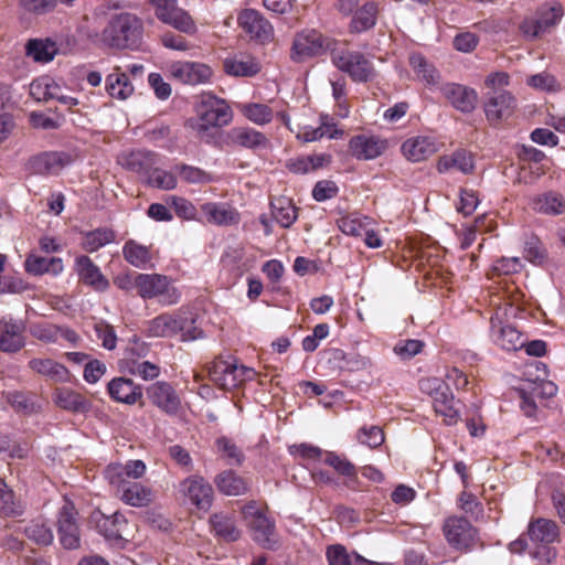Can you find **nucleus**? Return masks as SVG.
I'll list each match as a JSON object with an SVG mask.
<instances>
[{
    "label": "nucleus",
    "instance_id": "49530a36",
    "mask_svg": "<svg viewBox=\"0 0 565 565\" xmlns=\"http://www.w3.org/2000/svg\"><path fill=\"white\" fill-rule=\"evenodd\" d=\"M324 462L332 467L338 473L348 478L347 487L355 489L358 483V472L355 466L344 457L334 452H328Z\"/></svg>",
    "mask_w": 565,
    "mask_h": 565
},
{
    "label": "nucleus",
    "instance_id": "bb28decb",
    "mask_svg": "<svg viewBox=\"0 0 565 565\" xmlns=\"http://www.w3.org/2000/svg\"><path fill=\"white\" fill-rule=\"evenodd\" d=\"M115 497L121 502L134 508H145L154 500L152 488L138 481H132L124 488L117 490Z\"/></svg>",
    "mask_w": 565,
    "mask_h": 565
},
{
    "label": "nucleus",
    "instance_id": "f257e3e1",
    "mask_svg": "<svg viewBox=\"0 0 565 565\" xmlns=\"http://www.w3.org/2000/svg\"><path fill=\"white\" fill-rule=\"evenodd\" d=\"M145 25L141 18L131 12L113 14L102 31V42L114 50H140Z\"/></svg>",
    "mask_w": 565,
    "mask_h": 565
},
{
    "label": "nucleus",
    "instance_id": "3c124183",
    "mask_svg": "<svg viewBox=\"0 0 565 565\" xmlns=\"http://www.w3.org/2000/svg\"><path fill=\"white\" fill-rule=\"evenodd\" d=\"M122 371L131 374L138 375L145 381H151L159 376L160 367L159 365L150 362V361H135L128 360L125 364H122Z\"/></svg>",
    "mask_w": 565,
    "mask_h": 565
},
{
    "label": "nucleus",
    "instance_id": "864d4df0",
    "mask_svg": "<svg viewBox=\"0 0 565 565\" xmlns=\"http://www.w3.org/2000/svg\"><path fill=\"white\" fill-rule=\"evenodd\" d=\"M60 90L58 85L47 77L35 79L30 85V94L36 100L55 99Z\"/></svg>",
    "mask_w": 565,
    "mask_h": 565
},
{
    "label": "nucleus",
    "instance_id": "e2e57ef3",
    "mask_svg": "<svg viewBox=\"0 0 565 565\" xmlns=\"http://www.w3.org/2000/svg\"><path fill=\"white\" fill-rule=\"evenodd\" d=\"M326 557L329 565H353L354 555H350L342 544L329 545L326 550Z\"/></svg>",
    "mask_w": 565,
    "mask_h": 565
},
{
    "label": "nucleus",
    "instance_id": "13d9d810",
    "mask_svg": "<svg viewBox=\"0 0 565 565\" xmlns=\"http://www.w3.org/2000/svg\"><path fill=\"white\" fill-rule=\"evenodd\" d=\"M25 535L42 545H50L53 542V532L44 523L39 521L31 522L24 530Z\"/></svg>",
    "mask_w": 565,
    "mask_h": 565
},
{
    "label": "nucleus",
    "instance_id": "5701e85b",
    "mask_svg": "<svg viewBox=\"0 0 565 565\" xmlns=\"http://www.w3.org/2000/svg\"><path fill=\"white\" fill-rule=\"evenodd\" d=\"M403 156L411 162H422L438 151V142L429 136H413L401 146Z\"/></svg>",
    "mask_w": 565,
    "mask_h": 565
},
{
    "label": "nucleus",
    "instance_id": "e433bc0d",
    "mask_svg": "<svg viewBox=\"0 0 565 565\" xmlns=\"http://www.w3.org/2000/svg\"><path fill=\"white\" fill-rule=\"evenodd\" d=\"M106 90L110 97L125 100L132 95L134 86L127 74L120 67H115L106 77Z\"/></svg>",
    "mask_w": 565,
    "mask_h": 565
},
{
    "label": "nucleus",
    "instance_id": "4d7b16f0",
    "mask_svg": "<svg viewBox=\"0 0 565 565\" xmlns=\"http://www.w3.org/2000/svg\"><path fill=\"white\" fill-rule=\"evenodd\" d=\"M30 334L44 343H55L60 339L61 327L49 322H38L30 327Z\"/></svg>",
    "mask_w": 565,
    "mask_h": 565
},
{
    "label": "nucleus",
    "instance_id": "20e7f679",
    "mask_svg": "<svg viewBox=\"0 0 565 565\" xmlns=\"http://www.w3.org/2000/svg\"><path fill=\"white\" fill-rule=\"evenodd\" d=\"M331 60L334 66L347 73L353 82L366 83L376 76L373 63L361 52L333 47Z\"/></svg>",
    "mask_w": 565,
    "mask_h": 565
},
{
    "label": "nucleus",
    "instance_id": "0e129e2a",
    "mask_svg": "<svg viewBox=\"0 0 565 565\" xmlns=\"http://www.w3.org/2000/svg\"><path fill=\"white\" fill-rule=\"evenodd\" d=\"M424 343L420 340L408 339L401 340L394 345V353L402 360H411L422 352Z\"/></svg>",
    "mask_w": 565,
    "mask_h": 565
},
{
    "label": "nucleus",
    "instance_id": "412c9836",
    "mask_svg": "<svg viewBox=\"0 0 565 565\" xmlns=\"http://www.w3.org/2000/svg\"><path fill=\"white\" fill-rule=\"evenodd\" d=\"M515 107L516 100L509 92H493L484 104V113L489 121L497 124L510 118Z\"/></svg>",
    "mask_w": 565,
    "mask_h": 565
},
{
    "label": "nucleus",
    "instance_id": "473e14b6",
    "mask_svg": "<svg viewBox=\"0 0 565 565\" xmlns=\"http://www.w3.org/2000/svg\"><path fill=\"white\" fill-rule=\"evenodd\" d=\"M270 209L273 217L281 227H290L298 218V209L290 198L282 195L274 198Z\"/></svg>",
    "mask_w": 565,
    "mask_h": 565
},
{
    "label": "nucleus",
    "instance_id": "7ed1b4c3",
    "mask_svg": "<svg viewBox=\"0 0 565 565\" xmlns=\"http://www.w3.org/2000/svg\"><path fill=\"white\" fill-rule=\"evenodd\" d=\"M243 519L252 532L253 540L262 547L276 550L279 541L274 520L267 515V507L258 505L255 501L242 508Z\"/></svg>",
    "mask_w": 565,
    "mask_h": 565
},
{
    "label": "nucleus",
    "instance_id": "8fccbe9b",
    "mask_svg": "<svg viewBox=\"0 0 565 565\" xmlns=\"http://www.w3.org/2000/svg\"><path fill=\"white\" fill-rule=\"evenodd\" d=\"M122 253L125 259L138 268L145 267L151 259L149 248L134 241H129L124 245Z\"/></svg>",
    "mask_w": 565,
    "mask_h": 565
},
{
    "label": "nucleus",
    "instance_id": "603ef678",
    "mask_svg": "<svg viewBox=\"0 0 565 565\" xmlns=\"http://www.w3.org/2000/svg\"><path fill=\"white\" fill-rule=\"evenodd\" d=\"M145 182L150 186L166 191L173 190L178 183L174 173L160 169L157 164L151 168Z\"/></svg>",
    "mask_w": 565,
    "mask_h": 565
},
{
    "label": "nucleus",
    "instance_id": "aec40b11",
    "mask_svg": "<svg viewBox=\"0 0 565 565\" xmlns=\"http://www.w3.org/2000/svg\"><path fill=\"white\" fill-rule=\"evenodd\" d=\"M98 532L108 540H128V522L121 513L105 515L100 511L92 514Z\"/></svg>",
    "mask_w": 565,
    "mask_h": 565
},
{
    "label": "nucleus",
    "instance_id": "6e6552de",
    "mask_svg": "<svg viewBox=\"0 0 565 565\" xmlns=\"http://www.w3.org/2000/svg\"><path fill=\"white\" fill-rule=\"evenodd\" d=\"M156 18L164 24L185 34H195V21L184 9L178 6L177 0H150Z\"/></svg>",
    "mask_w": 565,
    "mask_h": 565
},
{
    "label": "nucleus",
    "instance_id": "72a5a7b5",
    "mask_svg": "<svg viewBox=\"0 0 565 565\" xmlns=\"http://www.w3.org/2000/svg\"><path fill=\"white\" fill-rule=\"evenodd\" d=\"M28 366L34 373L54 382H65L68 377L67 369L52 359H32L29 361Z\"/></svg>",
    "mask_w": 565,
    "mask_h": 565
},
{
    "label": "nucleus",
    "instance_id": "5fc2aeb1",
    "mask_svg": "<svg viewBox=\"0 0 565 565\" xmlns=\"http://www.w3.org/2000/svg\"><path fill=\"white\" fill-rule=\"evenodd\" d=\"M370 224V218L354 214L343 216L338 221L341 232L351 236H362Z\"/></svg>",
    "mask_w": 565,
    "mask_h": 565
},
{
    "label": "nucleus",
    "instance_id": "c9c22d12",
    "mask_svg": "<svg viewBox=\"0 0 565 565\" xmlns=\"http://www.w3.org/2000/svg\"><path fill=\"white\" fill-rule=\"evenodd\" d=\"M379 13L377 3L369 1L361 8H358L350 22V31L352 33H361L372 29L376 24Z\"/></svg>",
    "mask_w": 565,
    "mask_h": 565
},
{
    "label": "nucleus",
    "instance_id": "f704fd0d",
    "mask_svg": "<svg viewBox=\"0 0 565 565\" xmlns=\"http://www.w3.org/2000/svg\"><path fill=\"white\" fill-rule=\"evenodd\" d=\"M53 399L60 408L65 411L84 413L89 409L87 399L79 393L67 387L56 388L53 394Z\"/></svg>",
    "mask_w": 565,
    "mask_h": 565
},
{
    "label": "nucleus",
    "instance_id": "a211bd4d",
    "mask_svg": "<svg viewBox=\"0 0 565 565\" xmlns=\"http://www.w3.org/2000/svg\"><path fill=\"white\" fill-rule=\"evenodd\" d=\"M75 508L66 503L60 510L57 532L60 541L65 548L73 550L79 546V530L75 519Z\"/></svg>",
    "mask_w": 565,
    "mask_h": 565
},
{
    "label": "nucleus",
    "instance_id": "bf43d9fd",
    "mask_svg": "<svg viewBox=\"0 0 565 565\" xmlns=\"http://www.w3.org/2000/svg\"><path fill=\"white\" fill-rule=\"evenodd\" d=\"M149 351L150 348L148 343L138 337H132L125 349L124 358L120 361V369L122 370V364L128 360L141 361V359L148 355Z\"/></svg>",
    "mask_w": 565,
    "mask_h": 565
},
{
    "label": "nucleus",
    "instance_id": "a18cd8bd",
    "mask_svg": "<svg viewBox=\"0 0 565 565\" xmlns=\"http://www.w3.org/2000/svg\"><path fill=\"white\" fill-rule=\"evenodd\" d=\"M114 241V231L106 227H100L84 233L81 245L82 248L87 253H94L107 244L113 243Z\"/></svg>",
    "mask_w": 565,
    "mask_h": 565
},
{
    "label": "nucleus",
    "instance_id": "423d86ee",
    "mask_svg": "<svg viewBox=\"0 0 565 565\" xmlns=\"http://www.w3.org/2000/svg\"><path fill=\"white\" fill-rule=\"evenodd\" d=\"M192 323L181 313H162L148 321L146 332L153 338H171L181 333L183 341L195 340L201 332L192 328Z\"/></svg>",
    "mask_w": 565,
    "mask_h": 565
},
{
    "label": "nucleus",
    "instance_id": "69168bd1",
    "mask_svg": "<svg viewBox=\"0 0 565 565\" xmlns=\"http://www.w3.org/2000/svg\"><path fill=\"white\" fill-rule=\"evenodd\" d=\"M177 170L181 179L189 183H207L213 180L210 173L196 167L181 164L177 167Z\"/></svg>",
    "mask_w": 565,
    "mask_h": 565
},
{
    "label": "nucleus",
    "instance_id": "de8ad7c7",
    "mask_svg": "<svg viewBox=\"0 0 565 565\" xmlns=\"http://www.w3.org/2000/svg\"><path fill=\"white\" fill-rule=\"evenodd\" d=\"M23 511L24 508L20 500L15 498L13 491L0 478V515L20 516L23 514Z\"/></svg>",
    "mask_w": 565,
    "mask_h": 565
},
{
    "label": "nucleus",
    "instance_id": "f03ea898",
    "mask_svg": "<svg viewBox=\"0 0 565 565\" xmlns=\"http://www.w3.org/2000/svg\"><path fill=\"white\" fill-rule=\"evenodd\" d=\"M210 381L218 388L233 391L256 377L255 370L239 364L235 358H216L207 366Z\"/></svg>",
    "mask_w": 565,
    "mask_h": 565
},
{
    "label": "nucleus",
    "instance_id": "9b49d317",
    "mask_svg": "<svg viewBox=\"0 0 565 565\" xmlns=\"http://www.w3.org/2000/svg\"><path fill=\"white\" fill-rule=\"evenodd\" d=\"M447 542L456 550L468 551L478 540L477 530L465 518H448L443 526Z\"/></svg>",
    "mask_w": 565,
    "mask_h": 565
},
{
    "label": "nucleus",
    "instance_id": "9d476101",
    "mask_svg": "<svg viewBox=\"0 0 565 565\" xmlns=\"http://www.w3.org/2000/svg\"><path fill=\"white\" fill-rule=\"evenodd\" d=\"M147 471L142 460H127L126 462H111L104 470V477L115 493L128 483L141 479Z\"/></svg>",
    "mask_w": 565,
    "mask_h": 565
},
{
    "label": "nucleus",
    "instance_id": "09e8293b",
    "mask_svg": "<svg viewBox=\"0 0 565 565\" xmlns=\"http://www.w3.org/2000/svg\"><path fill=\"white\" fill-rule=\"evenodd\" d=\"M231 139L235 145L245 148H256L265 146L267 138L264 134L252 128H237L231 132Z\"/></svg>",
    "mask_w": 565,
    "mask_h": 565
},
{
    "label": "nucleus",
    "instance_id": "2eb2a0df",
    "mask_svg": "<svg viewBox=\"0 0 565 565\" xmlns=\"http://www.w3.org/2000/svg\"><path fill=\"white\" fill-rule=\"evenodd\" d=\"M180 492L198 509L207 511L213 502V488L201 476H190L180 482Z\"/></svg>",
    "mask_w": 565,
    "mask_h": 565
},
{
    "label": "nucleus",
    "instance_id": "37998d69",
    "mask_svg": "<svg viewBox=\"0 0 565 565\" xmlns=\"http://www.w3.org/2000/svg\"><path fill=\"white\" fill-rule=\"evenodd\" d=\"M217 489L226 495H241L248 490L247 482L232 470H226L215 478Z\"/></svg>",
    "mask_w": 565,
    "mask_h": 565
},
{
    "label": "nucleus",
    "instance_id": "0eeeda50",
    "mask_svg": "<svg viewBox=\"0 0 565 565\" xmlns=\"http://www.w3.org/2000/svg\"><path fill=\"white\" fill-rule=\"evenodd\" d=\"M137 290L141 298H158L162 305H174L180 299L168 277L158 274H137Z\"/></svg>",
    "mask_w": 565,
    "mask_h": 565
},
{
    "label": "nucleus",
    "instance_id": "7c9ffc66",
    "mask_svg": "<svg viewBox=\"0 0 565 565\" xmlns=\"http://www.w3.org/2000/svg\"><path fill=\"white\" fill-rule=\"evenodd\" d=\"M475 169L471 153L460 149L450 154L441 156L437 161V170L439 173H446L451 170H458L463 174H470Z\"/></svg>",
    "mask_w": 565,
    "mask_h": 565
},
{
    "label": "nucleus",
    "instance_id": "c03bdc74",
    "mask_svg": "<svg viewBox=\"0 0 565 565\" xmlns=\"http://www.w3.org/2000/svg\"><path fill=\"white\" fill-rule=\"evenodd\" d=\"M26 54L35 62L47 63L54 58L57 53L55 42L50 39H33L26 43Z\"/></svg>",
    "mask_w": 565,
    "mask_h": 565
},
{
    "label": "nucleus",
    "instance_id": "ea45409f",
    "mask_svg": "<svg viewBox=\"0 0 565 565\" xmlns=\"http://www.w3.org/2000/svg\"><path fill=\"white\" fill-rule=\"evenodd\" d=\"M210 525L214 534L225 542H235L241 537L232 516L225 513H214L210 516Z\"/></svg>",
    "mask_w": 565,
    "mask_h": 565
},
{
    "label": "nucleus",
    "instance_id": "f3484780",
    "mask_svg": "<svg viewBox=\"0 0 565 565\" xmlns=\"http://www.w3.org/2000/svg\"><path fill=\"white\" fill-rule=\"evenodd\" d=\"M74 270L79 282L92 287L94 290L103 292L109 288L108 279L88 256H77L74 263Z\"/></svg>",
    "mask_w": 565,
    "mask_h": 565
},
{
    "label": "nucleus",
    "instance_id": "680f3d73",
    "mask_svg": "<svg viewBox=\"0 0 565 565\" xmlns=\"http://www.w3.org/2000/svg\"><path fill=\"white\" fill-rule=\"evenodd\" d=\"M36 163L41 171L55 174L64 167L65 160L62 153L47 152L36 158Z\"/></svg>",
    "mask_w": 565,
    "mask_h": 565
},
{
    "label": "nucleus",
    "instance_id": "b1692460",
    "mask_svg": "<svg viewBox=\"0 0 565 565\" xmlns=\"http://www.w3.org/2000/svg\"><path fill=\"white\" fill-rule=\"evenodd\" d=\"M386 148V141L374 136L360 135L349 141V150L358 160H373L383 154Z\"/></svg>",
    "mask_w": 565,
    "mask_h": 565
},
{
    "label": "nucleus",
    "instance_id": "f8f14e48",
    "mask_svg": "<svg viewBox=\"0 0 565 565\" xmlns=\"http://www.w3.org/2000/svg\"><path fill=\"white\" fill-rule=\"evenodd\" d=\"M563 17L559 3L544 4L537 10V18H526L520 25L522 33L531 39L539 38L555 26Z\"/></svg>",
    "mask_w": 565,
    "mask_h": 565
},
{
    "label": "nucleus",
    "instance_id": "c85d7f7f",
    "mask_svg": "<svg viewBox=\"0 0 565 565\" xmlns=\"http://www.w3.org/2000/svg\"><path fill=\"white\" fill-rule=\"evenodd\" d=\"M107 391L110 397L127 405H134L142 397V391L131 379L115 377L108 385Z\"/></svg>",
    "mask_w": 565,
    "mask_h": 565
},
{
    "label": "nucleus",
    "instance_id": "cd10ccee",
    "mask_svg": "<svg viewBox=\"0 0 565 565\" xmlns=\"http://www.w3.org/2000/svg\"><path fill=\"white\" fill-rule=\"evenodd\" d=\"M201 212L210 224L218 226L235 225L239 222V213L226 203L206 202L201 205Z\"/></svg>",
    "mask_w": 565,
    "mask_h": 565
},
{
    "label": "nucleus",
    "instance_id": "a878e982",
    "mask_svg": "<svg viewBox=\"0 0 565 565\" xmlns=\"http://www.w3.org/2000/svg\"><path fill=\"white\" fill-rule=\"evenodd\" d=\"M491 338L503 350L516 351L524 347L521 332L510 324H502L498 317H491Z\"/></svg>",
    "mask_w": 565,
    "mask_h": 565
},
{
    "label": "nucleus",
    "instance_id": "ddd939ff",
    "mask_svg": "<svg viewBox=\"0 0 565 565\" xmlns=\"http://www.w3.org/2000/svg\"><path fill=\"white\" fill-rule=\"evenodd\" d=\"M147 397L151 405L169 416L178 415L182 409V401L177 390L166 381H158L147 387Z\"/></svg>",
    "mask_w": 565,
    "mask_h": 565
},
{
    "label": "nucleus",
    "instance_id": "4be33fe9",
    "mask_svg": "<svg viewBox=\"0 0 565 565\" xmlns=\"http://www.w3.org/2000/svg\"><path fill=\"white\" fill-rule=\"evenodd\" d=\"M117 162L124 169L146 179L151 168L158 163V154L145 149L124 151L118 156Z\"/></svg>",
    "mask_w": 565,
    "mask_h": 565
},
{
    "label": "nucleus",
    "instance_id": "052dcab7",
    "mask_svg": "<svg viewBox=\"0 0 565 565\" xmlns=\"http://www.w3.org/2000/svg\"><path fill=\"white\" fill-rule=\"evenodd\" d=\"M358 440L370 448L380 447L384 440V433L379 426H363L359 429Z\"/></svg>",
    "mask_w": 565,
    "mask_h": 565
},
{
    "label": "nucleus",
    "instance_id": "4c0bfd02",
    "mask_svg": "<svg viewBox=\"0 0 565 565\" xmlns=\"http://www.w3.org/2000/svg\"><path fill=\"white\" fill-rule=\"evenodd\" d=\"M223 67L232 76H254L260 71L255 58L243 54L225 58Z\"/></svg>",
    "mask_w": 565,
    "mask_h": 565
},
{
    "label": "nucleus",
    "instance_id": "c756f323",
    "mask_svg": "<svg viewBox=\"0 0 565 565\" xmlns=\"http://www.w3.org/2000/svg\"><path fill=\"white\" fill-rule=\"evenodd\" d=\"M526 534L534 544H553L559 542V526L550 519L537 518L531 520Z\"/></svg>",
    "mask_w": 565,
    "mask_h": 565
},
{
    "label": "nucleus",
    "instance_id": "774afa93",
    "mask_svg": "<svg viewBox=\"0 0 565 565\" xmlns=\"http://www.w3.org/2000/svg\"><path fill=\"white\" fill-rule=\"evenodd\" d=\"M95 331L105 349L114 350L116 348L117 335L113 326L105 321H99L95 324Z\"/></svg>",
    "mask_w": 565,
    "mask_h": 565
},
{
    "label": "nucleus",
    "instance_id": "79ce46f5",
    "mask_svg": "<svg viewBox=\"0 0 565 565\" xmlns=\"http://www.w3.org/2000/svg\"><path fill=\"white\" fill-rule=\"evenodd\" d=\"M409 64L414 73L416 74L417 78L424 82L426 85L435 86L439 83V72L422 54H411Z\"/></svg>",
    "mask_w": 565,
    "mask_h": 565
},
{
    "label": "nucleus",
    "instance_id": "6e6d98bb",
    "mask_svg": "<svg viewBox=\"0 0 565 565\" xmlns=\"http://www.w3.org/2000/svg\"><path fill=\"white\" fill-rule=\"evenodd\" d=\"M242 113L256 125H266L273 119V110L265 104L249 103L242 106Z\"/></svg>",
    "mask_w": 565,
    "mask_h": 565
},
{
    "label": "nucleus",
    "instance_id": "2f4dec72",
    "mask_svg": "<svg viewBox=\"0 0 565 565\" xmlns=\"http://www.w3.org/2000/svg\"><path fill=\"white\" fill-rule=\"evenodd\" d=\"M531 206L537 213L561 215L565 213V198L556 191H547L533 196Z\"/></svg>",
    "mask_w": 565,
    "mask_h": 565
},
{
    "label": "nucleus",
    "instance_id": "338daca9",
    "mask_svg": "<svg viewBox=\"0 0 565 565\" xmlns=\"http://www.w3.org/2000/svg\"><path fill=\"white\" fill-rule=\"evenodd\" d=\"M217 450L224 458L228 460L230 465H241L243 461V454L237 446L226 437H221L216 440Z\"/></svg>",
    "mask_w": 565,
    "mask_h": 565
},
{
    "label": "nucleus",
    "instance_id": "6ab92c4d",
    "mask_svg": "<svg viewBox=\"0 0 565 565\" xmlns=\"http://www.w3.org/2000/svg\"><path fill=\"white\" fill-rule=\"evenodd\" d=\"M445 99L461 113H471L478 102V94L473 88L461 84L447 83L440 87Z\"/></svg>",
    "mask_w": 565,
    "mask_h": 565
},
{
    "label": "nucleus",
    "instance_id": "393cba45",
    "mask_svg": "<svg viewBox=\"0 0 565 565\" xmlns=\"http://www.w3.org/2000/svg\"><path fill=\"white\" fill-rule=\"evenodd\" d=\"M24 331L25 324L22 320H4L0 328V350L8 353L20 351L25 344Z\"/></svg>",
    "mask_w": 565,
    "mask_h": 565
},
{
    "label": "nucleus",
    "instance_id": "4468645a",
    "mask_svg": "<svg viewBox=\"0 0 565 565\" xmlns=\"http://www.w3.org/2000/svg\"><path fill=\"white\" fill-rule=\"evenodd\" d=\"M238 25L252 39L267 43L274 38V28L270 22L257 10L245 9L237 19Z\"/></svg>",
    "mask_w": 565,
    "mask_h": 565
},
{
    "label": "nucleus",
    "instance_id": "1a4fd4ad",
    "mask_svg": "<svg viewBox=\"0 0 565 565\" xmlns=\"http://www.w3.org/2000/svg\"><path fill=\"white\" fill-rule=\"evenodd\" d=\"M331 44L332 41L330 39L316 30L301 31L294 39L291 58L296 62H302L321 55L326 50L332 49Z\"/></svg>",
    "mask_w": 565,
    "mask_h": 565
},
{
    "label": "nucleus",
    "instance_id": "58836bf2",
    "mask_svg": "<svg viewBox=\"0 0 565 565\" xmlns=\"http://www.w3.org/2000/svg\"><path fill=\"white\" fill-rule=\"evenodd\" d=\"M459 402L455 401V396L450 388L445 393H438V396L433 402L434 409L437 415L444 418L445 424L455 425L460 418V412L457 405Z\"/></svg>",
    "mask_w": 565,
    "mask_h": 565
},
{
    "label": "nucleus",
    "instance_id": "dca6fc26",
    "mask_svg": "<svg viewBox=\"0 0 565 565\" xmlns=\"http://www.w3.org/2000/svg\"><path fill=\"white\" fill-rule=\"evenodd\" d=\"M170 76L188 85H200L210 82L212 68L200 62L178 61L169 66Z\"/></svg>",
    "mask_w": 565,
    "mask_h": 565
},
{
    "label": "nucleus",
    "instance_id": "a19ab883",
    "mask_svg": "<svg viewBox=\"0 0 565 565\" xmlns=\"http://www.w3.org/2000/svg\"><path fill=\"white\" fill-rule=\"evenodd\" d=\"M24 268L26 273L31 275H43L46 273H51L53 275H58L63 270V262L58 257H41L35 255H30L24 263Z\"/></svg>",
    "mask_w": 565,
    "mask_h": 565
},
{
    "label": "nucleus",
    "instance_id": "39448f33",
    "mask_svg": "<svg viewBox=\"0 0 565 565\" xmlns=\"http://www.w3.org/2000/svg\"><path fill=\"white\" fill-rule=\"evenodd\" d=\"M231 116L230 107L224 100L207 95L198 109V118L188 120L186 125L202 138L209 128L227 125Z\"/></svg>",
    "mask_w": 565,
    "mask_h": 565
}]
</instances>
